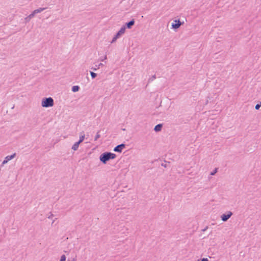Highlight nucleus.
Masks as SVG:
<instances>
[{
    "instance_id": "nucleus-18",
    "label": "nucleus",
    "mask_w": 261,
    "mask_h": 261,
    "mask_svg": "<svg viewBox=\"0 0 261 261\" xmlns=\"http://www.w3.org/2000/svg\"><path fill=\"white\" fill-rule=\"evenodd\" d=\"M66 260V256L65 255H62L61 257L60 261H65Z\"/></svg>"
},
{
    "instance_id": "nucleus-27",
    "label": "nucleus",
    "mask_w": 261,
    "mask_h": 261,
    "mask_svg": "<svg viewBox=\"0 0 261 261\" xmlns=\"http://www.w3.org/2000/svg\"><path fill=\"white\" fill-rule=\"evenodd\" d=\"M207 228V227H206V228H205L204 229H203V231H205V230H206V229Z\"/></svg>"
},
{
    "instance_id": "nucleus-32",
    "label": "nucleus",
    "mask_w": 261,
    "mask_h": 261,
    "mask_svg": "<svg viewBox=\"0 0 261 261\" xmlns=\"http://www.w3.org/2000/svg\"><path fill=\"white\" fill-rule=\"evenodd\" d=\"M55 222V220L53 221L52 224L54 223Z\"/></svg>"
},
{
    "instance_id": "nucleus-8",
    "label": "nucleus",
    "mask_w": 261,
    "mask_h": 261,
    "mask_svg": "<svg viewBox=\"0 0 261 261\" xmlns=\"http://www.w3.org/2000/svg\"><path fill=\"white\" fill-rule=\"evenodd\" d=\"M134 24H135V20H134V19H132L130 21H129V22H126L125 23V25H124V26L125 27V28L126 27L128 29H131L132 26L134 25Z\"/></svg>"
},
{
    "instance_id": "nucleus-11",
    "label": "nucleus",
    "mask_w": 261,
    "mask_h": 261,
    "mask_svg": "<svg viewBox=\"0 0 261 261\" xmlns=\"http://www.w3.org/2000/svg\"><path fill=\"white\" fill-rule=\"evenodd\" d=\"M163 125L162 124H159L155 126L154 130L155 132H159L161 130Z\"/></svg>"
},
{
    "instance_id": "nucleus-17",
    "label": "nucleus",
    "mask_w": 261,
    "mask_h": 261,
    "mask_svg": "<svg viewBox=\"0 0 261 261\" xmlns=\"http://www.w3.org/2000/svg\"><path fill=\"white\" fill-rule=\"evenodd\" d=\"M90 74L92 79H94L97 76V74L92 71H90Z\"/></svg>"
},
{
    "instance_id": "nucleus-29",
    "label": "nucleus",
    "mask_w": 261,
    "mask_h": 261,
    "mask_svg": "<svg viewBox=\"0 0 261 261\" xmlns=\"http://www.w3.org/2000/svg\"><path fill=\"white\" fill-rule=\"evenodd\" d=\"M259 106L260 107H261V101L259 102V103H258Z\"/></svg>"
},
{
    "instance_id": "nucleus-20",
    "label": "nucleus",
    "mask_w": 261,
    "mask_h": 261,
    "mask_svg": "<svg viewBox=\"0 0 261 261\" xmlns=\"http://www.w3.org/2000/svg\"><path fill=\"white\" fill-rule=\"evenodd\" d=\"M31 19L29 17V16H28L27 17L25 18V20L27 22H29Z\"/></svg>"
},
{
    "instance_id": "nucleus-30",
    "label": "nucleus",
    "mask_w": 261,
    "mask_h": 261,
    "mask_svg": "<svg viewBox=\"0 0 261 261\" xmlns=\"http://www.w3.org/2000/svg\"><path fill=\"white\" fill-rule=\"evenodd\" d=\"M123 130H125V128H122V129Z\"/></svg>"
},
{
    "instance_id": "nucleus-21",
    "label": "nucleus",
    "mask_w": 261,
    "mask_h": 261,
    "mask_svg": "<svg viewBox=\"0 0 261 261\" xmlns=\"http://www.w3.org/2000/svg\"><path fill=\"white\" fill-rule=\"evenodd\" d=\"M35 15L34 14V13L32 12V13L31 14H30L29 16V17L31 18V19H32L33 17H34Z\"/></svg>"
},
{
    "instance_id": "nucleus-16",
    "label": "nucleus",
    "mask_w": 261,
    "mask_h": 261,
    "mask_svg": "<svg viewBox=\"0 0 261 261\" xmlns=\"http://www.w3.org/2000/svg\"><path fill=\"white\" fill-rule=\"evenodd\" d=\"M156 79V76L155 75H152L151 77H150L149 79H148V82L150 83V82H152L154 80H155Z\"/></svg>"
},
{
    "instance_id": "nucleus-2",
    "label": "nucleus",
    "mask_w": 261,
    "mask_h": 261,
    "mask_svg": "<svg viewBox=\"0 0 261 261\" xmlns=\"http://www.w3.org/2000/svg\"><path fill=\"white\" fill-rule=\"evenodd\" d=\"M54 99L49 97L43 98L42 100L41 106L44 108H49L54 106Z\"/></svg>"
},
{
    "instance_id": "nucleus-26",
    "label": "nucleus",
    "mask_w": 261,
    "mask_h": 261,
    "mask_svg": "<svg viewBox=\"0 0 261 261\" xmlns=\"http://www.w3.org/2000/svg\"><path fill=\"white\" fill-rule=\"evenodd\" d=\"M161 165L162 166L164 167H166V164H164L162 163Z\"/></svg>"
},
{
    "instance_id": "nucleus-13",
    "label": "nucleus",
    "mask_w": 261,
    "mask_h": 261,
    "mask_svg": "<svg viewBox=\"0 0 261 261\" xmlns=\"http://www.w3.org/2000/svg\"><path fill=\"white\" fill-rule=\"evenodd\" d=\"M103 64L102 63H100L98 65H95L94 67H92L91 69L93 70H96L97 69L100 68V66H103Z\"/></svg>"
},
{
    "instance_id": "nucleus-3",
    "label": "nucleus",
    "mask_w": 261,
    "mask_h": 261,
    "mask_svg": "<svg viewBox=\"0 0 261 261\" xmlns=\"http://www.w3.org/2000/svg\"><path fill=\"white\" fill-rule=\"evenodd\" d=\"M125 31V27L123 26L121 28L120 30L117 33V34L113 37L111 43H114L117 40V39H118L122 35H123Z\"/></svg>"
},
{
    "instance_id": "nucleus-14",
    "label": "nucleus",
    "mask_w": 261,
    "mask_h": 261,
    "mask_svg": "<svg viewBox=\"0 0 261 261\" xmlns=\"http://www.w3.org/2000/svg\"><path fill=\"white\" fill-rule=\"evenodd\" d=\"M80 89V87L79 86H74L72 87V91L73 92H77Z\"/></svg>"
},
{
    "instance_id": "nucleus-22",
    "label": "nucleus",
    "mask_w": 261,
    "mask_h": 261,
    "mask_svg": "<svg viewBox=\"0 0 261 261\" xmlns=\"http://www.w3.org/2000/svg\"><path fill=\"white\" fill-rule=\"evenodd\" d=\"M255 108L256 110H258L260 108V107L259 106L258 104H256Z\"/></svg>"
},
{
    "instance_id": "nucleus-1",
    "label": "nucleus",
    "mask_w": 261,
    "mask_h": 261,
    "mask_svg": "<svg viewBox=\"0 0 261 261\" xmlns=\"http://www.w3.org/2000/svg\"><path fill=\"white\" fill-rule=\"evenodd\" d=\"M116 157V155L115 153L105 152L100 155L99 160L103 164H106L108 161L114 159Z\"/></svg>"
},
{
    "instance_id": "nucleus-12",
    "label": "nucleus",
    "mask_w": 261,
    "mask_h": 261,
    "mask_svg": "<svg viewBox=\"0 0 261 261\" xmlns=\"http://www.w3.org/2000/svg\"><path fill=\"white\" fill-rule=\"evenodd\" d=\"M84 139H85V134H84V132H82L80 133V139H79V140L78 141V142H79L80 143H81L84 141Z\"/></svg>"
},
{
    "instance_id": "nucleus-28",
    "label": "nucleus",
    "mask_w": 261,
    "mask_h": 261,
    "mask_svg": "<svg viewBox=\"0 0 261 261\" xmlns=\"http://www.w3.org/2000/svg\"><path fill=\"white\" fill-rule=\"evenodd\" d=\"M259 106L260 107H261V101L259 102V103H258Z\"/></svg>"
},
{
    "instance_id": "nucleus-15",
    "label": "nucleus",
    "mask_w": 261,
    "mask_h": 261,
    "mask_svg": "<svg viewBox=\"0 0 261 261\" xmlns=\"http://www.w3.org/2000/svg\"><path fill=\"white\" fill-rule=\"evenodd\" d=\"M99 133H100L99 130L97 132L96 135L95 136V138H94L95 141L97 140L98 139H99L100 138V135L99 134Z\"/></svg>"
},
{
    "instance_id": "nucleus-19",
    "label": "nucleus",
    "mask_w": 261,
    "mask_h": 261,
    "mask_svg": "<svg viewBox=\"0 0 261 261\" xmlns=\"http://www.w3.org/2000/svg\"><path fill=\"white\" fill-rule=\"evenodd\" d=\"M217 170L218 169L217 168H215V169L211 173V175H214L217 172Z\"/></svg>"
},
{
    "instance_id": "nucleus-5",
    "label": "nucleus",
    "mask_w": 261,
    "mask_h": 261,
    "mask_svg": "<svg viewBox=\"0 0 261 261\" xmlns=\"http://www.w3.org/2000/svg\"><path fill=\"white\" fill-rule=\"evenodd\" d=\"M183 23H184V22H181L179 19H176V20H174V22L172 23V28L175 30L177 29Z\"/></svg>"
},
{
    "instance_id": "nucleus-25",
    "label": "nucleus",
    "mask_w": 261,
    "mask_h": 261,
    "mask_svg": "<svg viewBox=\"0 0 261 261\" xmlns=\"http://www.w3.org/2000/svg\"><path fill=\"white\" fill-rule=\"evenodd\" d=\"M201 261H208V259L206 258H203V259H201Z\"/></svg>"
},
{
    "instance_id": "nucleus-24",
    "label": "nucleus",
    "mask_w": 261,
    "mask_h": 261,
    "mask_svg": "<svg viewBox=\"0 0 261 261\" xmlns=\"http://www.w3.org/2000/svg\"><path fill=\"white\" fill-rule=\"evenodd\" d=\"M106 59H107V56L106 55V56H105V57H104V58H101V59H100V60L101 61H103V60H106Z\"/></svg>"
},
{
    "instance_id": "nucleus-23",
    "label": "nucleus",
    "mask_w": 261,
    "mask_h": 261,
    "mask_svg": "<svg viewBox=\"0 0 261 261\" xmlns=\"http://www.w3.org/2000/svg\"><path fill=\"white\" fill-rule=\"evenodd\" d=\"M54 216V215L52 214H50L49 216L47 217L48 219H52L53 217Z\"/></svg>"
},
{
    "instance_id": "nucleus-7",
    "label": "nucleus",
    "mask_w": 261,
    "mask_h": 261,
    "mask_svg": "<svg viewBox=\"0 0 261 261\" xmlns=\"http://www.w3.org/2000/svg\"><path fill=\"white\" fill-rule=\"evenodd\" d=\"M125 147V144L122 143L114 147V151L117 152H121L122 150Z\"/></svg>"
},
{
    "instance_id": "nucleus-9",
    "label": "nucleus",
    "mask_w": 261,
    "mask_h": 261,
    "mask_svg": "<svg viewBox=\"0 0 261 261\" xmlns=\"http://www.w3.org/2000/svg\"><path fill=\"white\" fill-rule=\"evenodd\" d=\"M46 9V8H39L38 9H37L34 10L33 11V12L34 13V14L35 15H36L37 13H40V12H42L43 11H44Z\"/></svg>"
},
{
    "instance_id": "nucleus-10",
    "label": "nucleus",
    "mask_w": 261,
    "mask_h": 261,
    "mask_svg": "<svg viewBox=\"0 0 261 261\" xmlns=\"http://www.w3.org/2000/svg\"><path fill=\"white\" fill-rule=\"evenodd\" d=\"M80 144V143L79 142H75L73 146H72V149L75 151L77 150L79 148V145Z\"/></svg>"
},
{
    "instance_id": "nucleus-31",
    "label": "nucleus",
    "mask_w": 261,
    "mask_h": 261,
    "mask_svg": "<svg viewBox=\"0 0 261 261\" xmlns=\"http://www.w3.org/2000/svg\"><path fill=\"white\" fill-rule=\"evenodd\" d=\"M68 261H69V260H68ZM71 261H75V260L74 259H73V260Z\"/></svg>"
},
{
    "instance_id": "nucleus-6",
    "label": "nucleus",
    "mask_w": 261,
    "mask_h": 261,
    "mask_svg": "<svg viewBox=\"0 0 261 261\" xmlns=\"http://www.w3.org/2000/svg\"><path fill=\"white\" fill-rule=\"evenodd\" d=\"M16 155V153H14L11 155H7V156H6L2 163V166L4 165L5 164H7L9 161L14 159Z\"/></svg>"
},
{
    "instance_id": "nucleus-4",
    "label": "nucleus",
    "mask_w": 261,
    "mask_h": 261,
    "mask_svg": "<svg viewBox=\"0 0 261 261\" xmlns=\"http://www.w3.org/2000/svg\"><path fill=\"white\" fill-rule=\"evenodd\" d=\"M232 215V213L231 212H230V211L227 212L226 213L222 214L221 216V220L223 222H226L230 218V217Z\"/></svg>"
}]
</instances>
